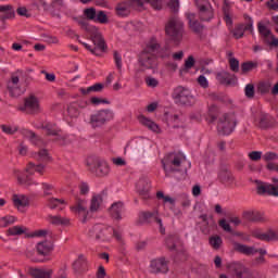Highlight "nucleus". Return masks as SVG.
Segmentation results:
<instances>
[{
	"label": "nucleus",
	"instance_id": "nucleus-51",
	"mask_svg": "<svg viewBox=\"0 0 278 278\" xmlns=\"http://www.w3.org/2000/svg\"><path fill=\"white\" fill-rule=\"evenodd\" d=\"M248 157H250L252 162H260V160H262V151H252L248 154Z\"/></svg>",
	"mask_w": 278,
	"mask_h": 278
},
{
	"label": "nucleus",
	"instance_id": "nucleus-42",
	"mask_svg": "<svg viewBox=\"0 0 278 278\" xmlns=\"http://www.w3.org/2000/svg\"><path fill=\"white\" fill-rule=\"evenodd\" d=\"M210 244L213 249H220L223 244V239L219 236H214L210 238Z\"/></svg>",
	"mask_w": 278,
	"mask_h": 278
},
{
	"label": "nucleus",
	"instance_id": "nucleus-58",
	"mask_svg": "<svg viewBox=\"0 0 278 278\" xmlns=\"http://www.w3.org/2000/svg\"><path fill=\"white\" fill-rule=\"evenodd\" d=\"M168 8L172 10V12H179V0L169 1Z\"/></svg>",
	"mask_w": 278,
	"mask_h": 278
},
{
	"label": "nucleus",
	"instance_id": "nucleus-19",
	"mask_svg": "<svg viewBox=\"0 0 278 278\" xmlns=\"http://www.w3.org/2000/svg\"><path fill=\"white\" fill-rule=\"evenodd\" d=\"M230 268L238 278H253V271L242 263H233Z\"/></svg>",
	"mask_w": 278,
	"mask_h": 278
},
{
	"label": "nucleus",
	"instance_id": "nucleus-4",
	"mask_svg": "<svg viewBox=\"0 0 278 278\" xmlns=\"http://www.w3.org/2000/svg\"><path fill=\"white\" fill-rule=\"evenodd\" d=\"M166 0H125L116 7L118 16H128L129 8L135 10H144V3H150L154 10H162Z\"/></svg>",
	"mask_w": 278,
	"mask_h": 278
},
{
	"label": "nucleus",
	"instance_id": "nucleus-11",
	"mask_svg": "<svg viewBox=\"0 0 278 278\" xmlns=\"http://www.w3.org/2000/svg\"><path fill=\"white\" fill-rule=\"evenodd\" d=\"M21 75L23 72L16 71L11 74L10 79L7 81V90L11 97H21L23 88H21Z\"/></svg>",
	"mask_w": 278,
	"mask_h": 278
},
{
	"label": "nucleus",
	"instance_id": "nucleus-26",
	"mask_svg": "<svg viewBox=\"0 0 278 278\" xmlns=\"http://www.w3.org/2000/svg\"><path fill=\"white\" fill-rule=\"evenodd\" d=\"M70 210L73 212V214L86 215L88 214V203L86 200H78L74 205L70 207Z\"/></svg>",
	"mask_w": 278,
	"mask_h": 278
},
{
	"label": "nucleus",
	"instance_id": "nucleus-8",
	"mask_svg": "<svg viewBox=\"0 0 278 278\" xmlns=\"http://www.w3.org/2000/svg\"><path fill=\"white\" fill-rule=\"evenodd\" d=\"M236 129V115L233 113H226L219 116L217 122V131L220 136H229Z\"/></svg>",
	"mask_w": 278,
	"mask_h": 278
},
{
	"label": "nucleus",
	"instance_id": "nucleus-39",
	"mask_svg": "<svg viewBox=\"0 0 278 278\" xmlns=\"http://www.w3.org/2000/svg\"><path fill=\"white\" fill-rule=\"evenodd\" d=\"M79 114H81V111L74 102L67 106V116H70V118H79Z\"/></svg>",
	"mask_w": 278,
	"mask_h": 278
},
{
	"label": "nucleus",
	"instance_id": "nucleus-18",
	"mask_svg": "<svg viewBox=\"0 0 278 278\" xmlns=\"http://www.w3.org/2000/svg\"><path fill=\"white\" fill-rule=\"evenodd\" d=\"M252 236L253 238H257V240H263L264 242H273L278 239V231L269 229L264 232L260 229H255L252 231Z\"/></svg>",
	"mask_w": 278,
	"mask_h": 278
},
{
	"label": "nucleus",
	"instance_id": "nucleus-44",
	"mask_svg": "<svg viewBox=\"0 0 278 278\" xmlns=\"http://www.w3.org/2000/svg\"><path fill=\"white\" fill-rule=\"evenodd\" d=\"M0 127L3 131V134L12 135V134H16V131H18V127H16V126L1 125Z\"/></svg>",
	"mask_w": 278,
	"mask_h": 278
},
{
	"label": "nucleus",
	"instance_id": "nucleus-34",
	"mask_svg": "<svg viewBox=\"0 0 278 278\" xmlns=\"http://www.w3.org/2000/svg\"><path fill=\"white\" fill-rule=\"evenodd\" d=\"M48 207L50 210H64L66 207V201L64 199L50 198L48 200Z\"/></svg>",
	"mask_w": 278,
	"mask_h": 278
},
{
	"label": "nucleus",
	"instance_id": "nucleus-20",
	"mask_svg": "<svg viewBox=\"0 0 278 278\" xmlns=\"http://www.w3.org/2000/svg\"><path fill=\"white\" fill-rule=\"evenodd\" d=\"M138 121L142 127H146L149 129V131H153V134H162V128L157 123H155L153 119L144 116V115H139Z\"/></svg>",
	"mask_w": 278,
	"mask_h": 278
},
{
	"label": "nucleus",
	"instance_id": "nucleus-31",
	"mask_svg": "<svg viewBox=\"0 0 278 278\" xmlns=\"http://www.w3.org/2000/svg\"><path fill=\"white\" fill-rule=\"evenodd\" d=\"M53 251V243L51 241H41L37 243V252L39 255H49Z\"/></svg>",
	"mask_w": 278,
	"mask_h": 278
},
{
	"label": "nucleus",
	"instance_id": "nucleus-37",
	"mask_svg": "<svg viewBox=\"0 0 278 278\" xmlns=\"http://www.w3.org/2000/svg\"><path fill=\"white\" fill-rule=\"evenodd\" d=\"M16 220H18V218H16V216L5 215L0 218V227H2V228L10 227V225H14V223H16Z\"/></svg>",
	"mask_w": 278,
	"mask_h": 278
},
{
	"label": "nucleus",
	"instance_id": "nucleus-24",
	"mask_svg": "<svg viewBox=\"0 0 278 278\" xmlns=\"http://www.w3.org/2000/svg\"><path fill=\"white\" fill-rule=\"evenodd\" d=\"M141 217L143 220H154L159 224L161 233H166V228H164V225L162 224V219L157 216V212H144L141 214Z\"/></svg>",
	"mask_w": 278,
	"mask_h": 278
},
{
	"label": "nucleus",
	"instance_id": "nucleus-29",
	"mask_svg": "<svg viewBox=\"0 0 278 278\" xmlns=\"http://www.w3.org/2000/svg\"><path fill=\"white\" fill-rule=\"evenodd\" d=\"M49 223L51 225H61V227H68L71 226V218L68 217H62L60 215H49L48 216Z\"/></svg>",
	"mask_w": 278,
	"mask_h": 278
},
{
	"label": "nucleus",
	"instance_id": "nucleus-35",
	"mask_svg": "<svg viewBox=\"0 0 278 278\" xmlns=\"http://www.w3.org/2000/svg\"><path fill=\"white\" fill-rule=\"evenodd\" d=\"M31 275L34 278H51L53 269L35 268L31 270Z\"/></svg>",
	"mask_w": 278,
	"mask_h": 278
},
{
	"label": "nucleus",
	"instance_id": "nucleus-38",
	"mask_svg": "<svg viewBox=\"0 0 278 278\" xmlns=\"http://www.w3.org/2000/svg\"><path fill=\"white\" fill-rule=\"evenodd\" d=\"M23 233H27V227L25 226H13L8 229L9 236H23Z\"/></svg>",
	"mask_w": 278,
	"mask_h": 278
},
{
	"label": "nucleus",
	"instance_id": "nucleus-28",
	"mask_svg": "<svg viewBox=\"0 0 278 278\" xmlns=\"http://www.w3.org/2000/svg\"><path fill=\"white\" fill-rule=\"evenodd\" d=\"M235 251L238 253H242V255H255L257 253V249L255 247L242 244V243H235Z\"/></svg>",
	"mask_w": 278,
	"mask_h": 278
},
{
	"label": "nucleus",
	"instance_id": "nucleus-55",
	"mask_svg": "<svg viewBox=\"0 0 278 278\" xmlns=\"http://www.w3.org/2000/svg\"><path fill=\"white\" fill-rule=\"evenodd\" d=\"M230 64V68L231 71H233V73H238V71H240V62L236 59H230L229 61Z\"/></svg>",
	"mask_w": 278,
	"mask_h": 278
},
{
	"label": "nucleus",
	"instance_id": "nucleus-12",
	"mask_svg": "<svg viewBox=\"0 0 278 278\" xmlns=\"http://www.w3.org/2000/svg\"><path fill=\"white\" fill-rule=\"evenodd\" d=\"M173 99L176 101V103H180L181 105H193V103L197 101L194 99V96L184 87H177L173 92Z\"/></svg>",
	"mask_w": 278,
	"mask_h": 278
},
{
	"label": "nucleus",
	"instance_id": "nucleus-21",
	"mask_svg": "<svg viewBox=\"0 0 278 278\" xmlns=\"http://www.w3.org/2000/svg\"><path fill=\"white\" fill-rule=\"evenodd\" d=\"M136 190L140 194V197L147 199L149 197V191L151 190V182L147 178H140L137 181Z\"/></svg>",
	"mask_w": 278,
	"mask_h": 278
},
{
	"label": "nucleus",
	"instance_id": "nucleus-50",
	"mask_svg": "<svg viewBox=\"0 0 278 278\" xmlns=\"http://www.w3.org/2000/svg\"><path fill=\"white\" fill-rule=\"evenodd\" d=\"M94 21H97L98 23L105 24V23H108V15L105 14V12L100 11V12L96 13Z\"/></svg>",
	"mask_w": 278,
	"mask_h": 278
},
{
	"label": "nucleus",
	"instance_id": "nucleus-54",
	"mask_svg": "<svg viewBox=\"0 0 278 278\" xmlns=\"http://www.w3.org/2000/svg\"><path fill=\"white\" fill-rule=\"evenodd\" d=\"M181 121V117L179 115H170L167 117L168 125H179V122Z\"/></svg>",
	"mask_w": 278,
	"mask_h": 278
},
{
	"label": "nucleus",
	"instance_id": "nucleus-30",
	"mask_svg": "<svg viewBox=\"0 0 278 278\" xmlns=\"http://www.w3.org/2000/svg\"><path fill=\"white\" fill-rule=\"evenodd\" d=\"M110 214L114 220H121L123 218V203L116 202L112 204Z\"/></svg>",
	"mask_w": 278,
	"mask_h": 278
},
{
	"label": "nucleus",
	"instance_id": "nucleus-48",
	"mask_svg": "<svg viewBox=\"0 0 278 278\" xmlns=\"http://www.w3.org/2000/svg\"><path fill=\"white\" fill-rule=\"evenodd\" d=\"M232 34L237 39L242 38V36H244V24L237 26Z\"/></svg>",
	"mask_w": 278,
	"mask_h": 278
},
{
	"label": "nucleus",
	"instance_id": "nucleus-16",
	"mask_svg": "<svg viewBox=\"0 0 278 278\" xmlns=\"http://www.w3.org/2000/svg\"><path fill=\"white\" fill-rule=\"evenodd\" d=\"M24 110L29 112V114H40V112H42V108L40 106V100L38 97L30 94L25 98Z\"/></svg>",
	"mask_w": 278,
	"mask_h": 278
},
{
	"label": "nucleus",
	"instance_id": "nucleus-3",
	"mask_svg": "<svg viewBox=\"0 0 278 278\" xmlns=\"http://www.w3.org/2000/svg\"><path fill=\"white\" fill-rule=\"evenodd\" d=\"M160 49L157 39L152 38L148 41L143 51L139 54L138 65L141 71H155L157 68V58L155 51Z\"/></svg>",
	"mask_w": 278,
	"mask_h": 278
},
{
	"label": "nucleus",
	"instance_id": "nucleus-14",
	"mask_svg": "<svg viewBox=\"0 0 278 278\" xmlns=\"http://www.w3.org/2000/svg\"><path fill=\"white\" fill-rule=\"evenodd\" d=\"M257 27L258 33L269 47H278V38L275 37V35H273V31H270V28H268V22H258Z\"/></svg>",
	"mask_w": 278,
	"mask_h": 278
},
{
	"label": "nucleus",
	"instance_id": "nucleus-57",
	"mask_svg": "<svg viewBox=\"0 0 278 278\" xmlns=\"http://www.w3.org/2000/svg\"><path fill=\"white\" fill-rule=\"evenodd\" d=\"M277 153L275 152H266L264 155H263V160L265 162H273V160H277Z\"/></svg>",
	"mask_w": 278,
	"mask_h": 278
},
{
	"label": "nucleus",
	"instance_id": "nucleus-23",
	"mask_svg": "<svg viewBox=\"0 0 278 278\" xmlns=\"http://www.w3.org/2000/svg\"><path fill=\"white\" fill-rule=\"evenodd\" d=\"M186 18L188 21V25L194 34H201L203 31V25L199 24L198 21H195L197 15L190 11L186 13Z\"/></svg>",
	"mask_w": 278,
	"mask_h": 278
},
{
	"label": "nucleus",
	"instance_id": "nucleus-7",
	"mask_svg": "<svg viewBox=\"0 0 278 278\" xmlns=\"http://www.w3.org/2000/svg\"><path fill=\"white\" fill-rule=\"evenodd\" d=\"M25 173L27 175L26 177H23V175H21L17 172L16 174L17 184H20V186H23L24 188H27L28 190H36V186H38V181L29 178V176L34 175L35 173H39V175H42V173H45V166L29 163L25 168Z\"/></svg>",
	"mask_w": 278,
	"mask_h": 278
},
{
	"label": "nucleus",
	"instance_id": "nucleus-32",
	"mask_svg": "<svg viewBox=\"0 0 278 278\" xmlns=\"http://www.w3.org/2000/svg\"><path fill=\"white\" fill-rule=\"evenodd\" d=\"M94 173L98 177H108L110 175V165L105 161H100L97 164Z\"/></svg>",
	"mask_w": 278,
	"mask_h": 278
},
{
	"label": "nucleus",
	"instance_id": "nucleus-64",
	"mask_svg": "<svg viewBox=\"0 0 278 278\" xmlns=\"http://www.w3.org/2000/svg\"><path fill=\"white\" fill-rule=\"evenodd\" d=\"M38 160H41L42 162L49 160V152H47V150L39 151Z\"/></svg>",
	"mask_w": 278,
	"mask_h": 278
},
{
	"label": "nucleus",
	"instance_id": "nucleus-33",
	"mask_svg": "<svg viewBox=\"0 0 278 278\" xmlns=\"http://www.w3.org/2000/svg\"><path fill=\"white\" fill-rule=\"evenodd\" d=\"M103 205V197L101 194H96L91 198L89 211L99 212Z\"/></svg>",
	"mask_w": 278,
	"mask_h": 278
},
{
	"label": "nucleus",
	"instance_id": "nucleus-53",
	"mask_svg": "<svg viewBox=\"0 0 278 278\" xmlns=\"http://www.w3.org/2000/svg\"><path fill=\"white\" fill-rule=\"evenodd\" d=\"M219 227H222V229H224V231H227L228 233H231L233 231L231 229V225L227 223V219H220Z\"/></svg>",
	"mask_w": 278,
	"mask_h": 278
},
{
	"label": "nucleus",
	"instance_id": "nucleus-52",
	"mask_svg": "<svg viewBox=\"0 0 278 278\" xmlns=\"http://www.w3.org/2000/svg\"><path fill=\"white\" fill-rule=\"evenodd\" d=\"M114 60H115L116 67L118 68V71H121L123 68V56H121V53L115 51Z\"/></svg>",
	"mask_w": 278,
	"mask_h": 278
},
{
	"label": "nucleus",
	"instance_id": "nucleus-1",
	"mask_svg": "<svg viewBox=\"0 0 278 278\" xmlns=\"http://www.w3.org/2000/svg\"><path fill=\"white\" fill-rule=\"evenodd\" d=\"M77 23L81 27V29L90 34L91 40L94 45V48H92V46L80 41L83 47H85L87 51H90L92 55H101V53H104L105 49H108V46L105 45V39H103V35L101 34L99 28H97V26L88 24V21L86 20H78Z\"/></svg>",
	"mask_w": 278,
	"mask_h": 278
},
{
	"label": "nucleus",
	"instance_id": "nucleus-56",
	"mask_svg": "<svg viewBox=\"0 0 278 278\" xmlns=\"http://www.w3.org/2000/svg\"><path fill=\"white\" fill-rule=\"evenodd\" d=\"M198 84L201 86V88H208L210 81H207V78L205 76L201 75L198 77Z\"/></svg>",
	"mask_w": 278,
	"mask_h": 278
},
{
	"label": "nucleus",
	"instance_id": "nucleus-49",
	"mask_svg": "<svg viewBox=\"0 0 278 278\" xmlns=\"http://www.w3.org/2000/svg\"><path fill=\"white\" fill-rule=\"evenodd\" d=\"M257 66L256 63L253 62H247L241 65L242 73H249L250 71H253Z\"/></svg>",
	"mask_w": 278,
	"mask_h": 278
},
{
	"label": "nucleus",
	"instance_id": "nucleus-15",
	"mask_svg": "<svg viewBox=\"0 0 278 278\" xmlns=\"http://www.w3.org/2000/svg\"><path fill=\"white\" fill-rule=\"evenodd\" d=\"M11 201L13 203V207L17 210L21 214H25L27 210H29V197L23 193H15L12 195Z\"/></svg>",
	"mask_w": 278,
	"mask_h": 278
},
{
	"label": "nucleus",
	"instance_id": "nucleus-46",
	"mask_svg": "<svg viewBox=\"0 0 278 278\" xmlns=\"http://www.w3.org/2000/svg\"><path fill=\"white\" fill-rule=\"evenodd\" d=\"M90 102L92 103V105H110V101L98 97H92L90 99Z\"/></svg>",
	"mask_w": 278,
	"mask_h": 278
},
{
	"label": "nucleus",
	"instance_id": "nucleus-6",
	"mask_svg": "<svg viewBox=\"0 0 278 278\" xmlns=\"http://www.w3.org/2000/svg\"><path fill=\"white\" fill-rule=\"evenodd\" d=\"M186 155L184 153H169L162 160L165 173H179L186 168Z\"/></svg>",
	"mask_w": 278,
	"mask_h": 278
},
{
	"label": "nucleus",
	"instance_id": "nucleus-17",
	"mask_svg": "<svg viewBox=\"0 0 278 278\" xmlns=\"http://www.w3.org/2000/svg\"><path fill=\"white\" fill-rule=\"evenodd\" d=\"M256 190L258 194H269L270 197H278V179H274V184L258 182Z\"/></svg>",
	"mask_w": 278,
	"mask_h": 278
},
{
	"label": "nucleus",
	"instance_id": "nucleus-10",
	"mask_svg": "<svg viewBox=\"0 0 278 278\" xmlns=\"http://www.w3.org/2000/svg\"><path fill=\"white\" fill-rule=\"evenodd\" d=\"M165 31L174 40H179L184 36V22L179 17H172L165 26Z\"/></svg>",
	"mask_w": 278,
	"mask_h": 278
},
{
	"label": "nucleus",
	"instance_id": "nucleus-59",
	"mask_svg": "<svg viewBox=\"0 0 278 278\" xmlns=\"http://www.w3.org/2000/svg\"><path fill=\"white\" fill-rule=\"evenodd\" d=\"M43 194L49 195L53 192V185H49L47 182H43L42 185Z\"/></svg>",
	"mask_w": 278,
	"mask_h": 278
},
{
	"label": "nucleus",
	"instance_id": "nucleus-27",
	"mask_svg": "<svg viewBox=\"0 0 278 278\" xmlns=\"http://www.w3.org/2000/svg\"><path fill=\"white\" fill-rule=\"evenodd\" d=\"M46 131L49 136H56V140L60 142V144H66V141H64L66 138L62 137L60 128H58L53 124H48L46 126Z\"/></svg>",
	"mask_w": 278,
	"mask_h": 278
},
{
	"label": "nucleus",
	"instance_id": "nucleus-25",
	"mask_svg": "<svg viewBox=\"0 0 278 278\" xmlns=\"http://www.w3.org/2000/svg\"><path fill=\"white\" fill-rule=\"evenodd\" d=\"M126 149H130L134 153H140L144 155V140L143 139H132L128 142Z\"/></svg>",
	"mask_w": 278,
	"mask_h": 278
},
{
	"label": "nucleus",
	"instance_id": "nucleus-40",
	"mask_svg": "<svg viewBox=\"0 0 278 278\" xmlns=\"http://www.w3.org/2000/svg\"><path fill=\"white\" fill-rule=\"evenodd\" d=\"M20 134L22 136H24V138H27L28 140H30V142H33V144H38V140H40L36 134H34L33 131L28 130V129H22L20 131Z\"/></svg>",
	"mask_w": 278,
	"mask_h": 278
},
{
	"label": "nucleus",
	"instance_id": "nucleus-36",
	"mask_svg": "<svg viewBox=\"0 0 278 278\" xmlns=\"http://www.w3.org/2000/svg\"><path fill=\"white\" fill-rule=\"evenodd\" d=\"M1 8H9V10L1 11L2 21H8L16 16V11H14V7H12V4H4L1 5Z\"/></svg>",
	"mask_w": 278,
	"mask_h": 278
},
{
	"label": "nucleus",
	"instance_id": "nucleus-62",
	"mask_svg": "<svg viewBox=\"0 0 278 278\" xmlns=\"http://www.w3.org/2000/svg\"><path fill=\"white\" fill-rule=\"evenodd\" d=\"M112 162L115 164V166H127V161H125L123 157H114L112 159Z\"/></svg>",
	"mask_w": 278,
	"mask_h": 278
},
{
	"label": "nucleus",
	"instance_id": "nucleus-45",
	"mask_svg": "<svg viewBox=\"0 0 278 278\" xmlns=\"http://www.w3.org/2000/svg\"><path fill=\"white\" fill-rule=\"evenodd\" d=\"M244 92L248 99H253V97H255V86H253L252 84L247 85L244 88Z\"/></svg>",
	"mask_w": 278,
	"mask_h": 278
},
{
	"label": "nucleus",
	"instance_id": "nucleus-2",
	"mask_svg": "<svg viewBox=\"0 0 278 278\" xmlns=\"http://www.w3.org/2000/svg\"><path fill=\"white\" fill-rule=\"evenodd\" d=\"M77 23L81 27V29L90 34L91 40L94 45V48H92V46L80 41L83 47H85L87 51H90L92 55H101V53H104L105 49H108V46L105 45V39H103V35L101 34L99 28H97V26L88 24V21L86 20H78Z\"/></svg>",
	"mask_w": 278,
	"mask_h": 278
},
{
	"label": "nucleus",
	"instance_id": "nucleus-47",
	"mask_svg": "<svg viewBox=\"0 0 278 278\" xmlns=\"http://www.w3.org/2000/svg\"><path fill=\"white\" fill-rule=\"evenodd\" d=\"M42 40L43 42H47L48 45H58L60 40L55 36H50V35H42Z\"/></svg>",
	"mask_w": 278,
	"mask_h": 278
},
{
	"label": "nucleus",
	"instance_id": "nucleus-41",
	"mask_svg": "<svg viewBox=\"0 0 278 278\" xmlns=\"http://www.w3.org/2000/svg\"><path fill=\"white\" fill-rule=\"evenodd\" d=\"M73 266L76 273L84 270V268H86V257H84V255H79L78 258L74 262Z\"/></svg>",
	"mask_w": 278,
	"mask_h": 278
},
{
	"label": "nucleus",
	"instance_id": "nucleus-5",
	"mask_svg": "<svg viewBox=\"0 0 278 278\" xmlns=\"http://www.w3.org/2000/svg\"><path fill=\"white\" fill-rule=\"evenodd\" d=\"M88 236L97 242H110L113 237L118 241L123 240V232H118L111 226L103 224H96L92 226L88 231Z\"/></svg>",
	"mask_w": 278,
	"mask_h": 278
},
{
	"label": "nucleus",
	"instance_id": "nucleus-61",
	"mask_svg": "<svg viewBox=\"0 0 278 278\" xmlns=\"http://www.w3.org/2000/svg\"><path fill=\"white\" fill-rule=\"evenodd\" d=\"M192 66H194V56H189V58L185 61V70H186V71H190V68H192Z\"/></svg>",
	"mask_w": 278,
	"mask_h": 278
},
{
	"label": "nucleus",
	"instance_id": "nucleus-43",
	"mask_svg": "<svg viewBox=\"0 0 278 278\" xmlns=\"http://www.w3.org/2000/svg\"><path fill=\"white\" fill-rule=\"evenodd\" d=\"M84 14L89 21H94V18H97V10H94V8L85 9Z\"/></svg>",
	"mask_w": 278,
	"mask_h": 278
},
{
	"label": "nucleus",
	"instance_id": "nucleus-60",
	"mask_svg": "<svg viewBox=\"0 0 278 278\" xmlns=\"http://www.w3.org/2000/svg\"><path fill=\"white\" fill-rule=\"evenodd\" d=\"M262 220H264V214L261 212L254 211L252 223H262Z\"/></svg>",
	"mask_w": 278,
	"mask_h": 278
},
{
	"label": "nucleus",
	"instance_id": "nucleus-13",
	"mask_svg": "<svg viewBox=\"0 0 278 278\" xmlns=\"http://www.w3.org/2000/svg\"><path fill=\"white\" fill-rule=\"evenodd\" d=\"M201 21H212L214 18V9L208 0H195Z\"/></svg>",
	"mask_w": 278,
	"mask_h": 278
},
{
	"label": "nucleus",
	"instance_id": "nucleus-9",
	"mask_svg": "<svg viewBox=\"0 0 278 278\" xmlns=\"http://www.w3.org/2000/svg\"><path fill=\"white\" fill-rule=\"evenodd\" d=\"M110 121H114V111L110 109L100 110L90 116V125L93 129L103 127V125L110 123Z\"/></svg>",
	"mask_w": 278,
	"mask_h": 278
},
{
	"label": "nucleus",
	"instance_id": "nucleus-63",
	"mask_svg": "<svg viewBox=\"0 0 278 278\" xmlns=\"http://www.w3.org/2000/svg\"><path fill=\"white\" fill-rule=\"evenodd\" d=\"M146 84L147 86H149V88H157V79L153 78V77H149L146 79Z\"/></svg>",
	"mask_w": 278,
	"mask_h": 278
},
{
	"label": "nucleus",
	"instance_id": "nucleus-22",
	"mask_svg": "<svg viewBox=\"0 0 278 278\" xmlns=\"http://www.w3.org/2000/svg\"><path fill=\"white\" fill-rule=\"evenodd\" d=\"M152 273H168V263L165 258H155L150 264Z\"/></svg>",
	"mask_w": 278,
	"mask_h": 278
}]
</instances>
